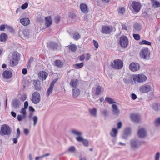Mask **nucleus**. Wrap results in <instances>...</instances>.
Listing matches in <instances>:
<instances>
[{"mask_svg":"<svg viewBox=\"0 0 160 160\" xmlns=\"http://www.w3.org/2000/svg\"><path fill=\"white\" fill-rule=\"evenodd\" d=\"M26 109H27L24 108H22L21 111H20V113L22 115H23L24 117H26Z\"/></svg>","mask_w":160,"mask_h":160,"instance_id":"nucleus-41","label":"nucleus"},{"mask_svg":"<svg viewBox=\"0 0 160 160\" xmlns=\"http://www.w3.org/2000/svg\"><path fill=\"white\" fill-rule=\"evenodd\" d=\"M11 130L10 127L7 125L4 124L1 128L0 133L1 135H10Z\"/></svg>","mask_w":160,"mask_h":160,"instance_id":"nucleus-5","label":"nucleus"},{"mask_svg":"<svg viewBox=\"0 0 160 160\" xmlns=\"http://www.w3.org/2000/svg\"><path fill=\"white\" fill-rule=\"evenodd\" d=\"M48 75V73L45 71H42L39 72L38 73V77L40 79L43 81L46 79Z\"/></svg>","mask_w":160,"mask_h":160,"instance_id":"nucleus-21","label":"nucleus"},{"mask_svg":"<svg viewBox=\"0 0 160 160\" xmlns=\"http://www.w3.org/2000/svg\"><path fill=\"white\" fill-rule=\"evenodd\" d=\"M83 65L84 64L83 62L80 63H76L74 65V67L76 68H80L83 66Z\"/></svg>","mask_w":160,"mask_h":160,"instance_id":"nucleus-43","label":"nucleus"},{"mask_svg":"<svg viewBox=\"0 0 160 160\" xmlns=\"http://www.w3.org/2000/svg\"><path fill=\"white\" fill-rule=\"evenodd\" d=\"M153 87L151 83L145 84L139 88L140 92L141 93H146L151 91H153Z\"/></svg>","mask_w":160,"mask_h":160,"instance_id":"nucleus-2","label":"nucleus"},{"mask_svg":"<svg viewBox=\"0 0 160 160\" xmlns=\"http://www.w3.org/2000/svg\"><path fill=\"white\" fill-rule=\"evenodd\" d=\"M90 115L94 118H96L97 116V109L95 108H90L89 110Z\"/></svg>","mask_w":160,"mask_h":160,"instance_id":"nucleus-18","label":"nucleus"},{"mask_svg":"<svg viewBox=\"0 0 160 160\" xmlns=\"http://www.w3.org/2000/svg\"><path fill=\"white\" fill-rule=\"evenodd\" d=\"M79 80L76 79H72L69 82V85L72 89L78 87Z\"/></svg>","mask_w":160,"mask_h":160,"instance_id":"nucleus-13","label":"nucleus"},{"mask_svg":"<svg viewBox=\"0 0 160 160\" xmlns=\"http://www.w3.org/2000/svg\"><path fill=\"white\" fill-rule=\"evenodd\" d=\"M101 88L99 86H98L96 88V94L97 95L100 94L101 93Z\"/></svg>","mask_w":160,"mask_h":160,"instance_id":"nucleus-46","label":"nucleus"},{"mask_svg":"<svg viewBox=\"0 0 160 160\" xmlns=\"http://www.w3.org/2000/svg\"><path fill=\"white\" fill-rule=\"evenodd\" d=\"M26 117H24L23 115H18L17 116V119L19 121H21L23 119L25 118Z\"/></svg>","mask_w":160,"mask_h":160,"instance_id":"nucleus-48","label":"nucleus"},{"mask_svg":"<svg viewBox=\"0 0 160 160\" xmlns=\"http://www.w3.org/2000/svg\"><path fill=\"white\" fill-rule=\"evenodd\" d=\"M20 36L23 39H26L29 36V32L28 30H24L20 31L19 32Z\"/></svg>","mask_w":160,"mask_h":160,"instance_id":"nucleus-15","label":"nucleus"},{"mask_svg":"<svg viewBox=\"0 0 160 160\" xmlns=\"http://www.w3.org/2000/svg\"><path fill=\"white\" fill-rule=\"evenodd\" d=\"M69 46V50L72 52H75L77 50V47L74 44H71Z\"/></svg>","mask_w":160,"mask_h":160,"instance_id":"nucleus-35","label":"nucleus"},{"mask_svg":"<svg viewBox=\"0 0 160 160\" xmlns=\"http://www.w3.org/2000/svg\"><path fill=\"white\" fill-rule=\"evenodd\" d=\"M147 79L146 77L143 74H138L133 76V80L138 82H145L146 80Z\"/></svg>","mask_w":160,"mask_h":160,"instance_id":"nucleus-6","label":"nucleus"},{"mask_svg":"<svg viewBox=\"0 0 160 160\" xmlns=\"http://www.w3.org/2000/svg\"><path fill=\"white\" fill-rule=\"evenodd\" d=\"M150 52L148 48L142 49L140 53V56L141 58L146 59L149 57Z\"/></svg>","mask_w":160,"mask_h":160,"instance_id":"nucleus-7","label":"nucleus"},{"mask_svg":"<svg viewBox=\"0 0 160 160\" xmlns=\"http://www.w3.org/2000/svg\"><path fill=\"white\" fill-rule=\"evenodd\" d=\"M118 133V130L116 128H113L110 133V135L112 137H115Z\"/></svg>","mask_w":160,"mask_h":160,"instance_id":"nucleus-37","label":"nucleus"},{"mask_svg":"<svg viewBox=\"0 0 160 160\" xmlns=\"http://www.w3.org/2000/svg\"><path fill=\"white\" fill-rule=\"evenodd\" d=\"M5 29V26L4 25H2L0 26V31H4Z\"/></svg>","mask_w":160,"mask_h":160,"instance_id":"nucleus-62","label":"nucleus"},{"mask_svg":"<svg viewBox=\"0 0 160 160\" xmlns=\"http://www.w3.org/2000/svg\"><path fill=\"white\" fill-rule=\"evenodd\" d=\"M19 138H18L17 136H16V137L15 138H12V141H13V142L14 143L16 144L18 142V139Z\"/></svg>","mask_w":160,"mask_h":160,"instance_id":"nucleus-57","label":"nucleus"},{"mask_svg":"<svg viewBox=\"0 0 160 160\" xmlns=\"http://www.w3.org/2000/svg\"><path fill=\"white\" fill-rule=\"evenodd\" d=\"M12 103V107L15 108H18L21 104L20 101L17 99H14Z\"/></svg>","mask_w":160,"mask_h":160,"instance_id":"nucleus-26","label":"nucleus"},{"mask_svg":"<svg viewBox=\"0 0 160 160\" xmlns=\"http://www.w3.org/2000/svg\"><path fill=\"white\" fill-rule=\"evenodd\" d=\"M7 36L6 33H2L0 35V41L1 42H5L7 39Z\"/></svg>","mask_w":160,"mask_h":160,"instance_id":"nucleus-32","label":"nucleus"},{"mask_svg":"<svg viewBox=\"0 0 160 160\" xmlns=\"http://www.w3.org/2000/svg\"><path fill=\"white\" fill-rule=\"evenodd\" d=\"M78 139V142H82L83 145L86 147H88V146L89 143L87 139H84L83 137L82 138H79Z\"/></svg>","mask_w":160,"mask_h":160,"instance_id":"nucleus-28","label":"nucleus"},{"mask_svg":"<svg viewBox=\"0 0 160 160\" xmlns=\"http://www.w3.org/2000/svg\"><path fill=\"white\" fill-rule=\"evenodd\" d=\"M137 134L139 138H144L146 136L147 133L146 130L145 129L141 128L138 130Z\"/></svg>","mask_w":160,"mask_h":160,"instance_id":"nucleus-14","label":"nucleus"},{"mask_svg":"<svg viewBox=\"0 0 160 160\" xmlns=\"http://www.w3.org/2000/svg\"><path fill=\"white\" fill-rule=\"evenodd\" d=\"M34 86L36 90H38L40 89V87L39 85L37 84V82L36 81H34Z\"/></svg>","mask_w":160,"mask_h":160,"instance_id":"nucleus-47","label":"nucleus"},{"mask_svg":"<svg viewBox=\"0 0 160 160\" xmlns=\"http://www.w3.org/2000/svg\"><path fill=\"white\" fill-rule=\"evenodd\" d=\"M38 120V118L37 116H35L32 117L31 120H32L33 122V125L34 127L35 126L37 125Z\"/></svg>","mask_w":160,"mask_h":160,"instance_id":"nucleus-38","label":"nucleus"},{"mask_svg":"<svg viewBox=\"0 0 160 160\" xmlns=\"http://www.w3.org/2000/svg\"><path fill=\"white\" fill-rule=\"evenodd\" d=\"M112 30V27L110 26H103L102 27L101 32L105 34H109Z\"/></svg>","mask_w":160,"mask_h":160,"instance_id":"nucleus-17","label":"nucleus"},{"mask_svg":"<svg viewBox=\"0 0 160 160\" xmlns=\"http://www.w3.org/2000/svg\"><path fill=\"white\" fill-rule=\"evenodd\" d=\"M60 20V18L59 16H57L55 17L54 18V21L56 23H58Z\"/></svg>","mask_w":160,"mask_h":160,"instance_id":"nucleus-50","label":"nucleus"},{"mask_svg":"<svg viewBox=\"0 0 160 160\" xmlns=\"http://www.w3.org/2000/svg\"><path fill=\"white\" fill-rule=\"evenodd\" d=\"M17 135L16 136L18 138H19L20 135V132L19 128L17 129Z\"/></svg>","mask_w":160,"mask_h":160,"instance_id":"nucleus-58","label":"nucleus"},{"mask_svg":"<svg viewBox=\"0 0 160 160\" xmlns=\"http://www.w3.org/2000/svg\"><path fill=\"white\" fill-rule=\"evenodd\" d=\"M118 12L121 14H123L125 12V8L123 7H120L118 10Z\"/></svg>","mask_w":160,"mask_h":160,"instance_id":"nucleus-44","label":"nucleus"},{"mask_svg":"<svg viewBox=\"0 0 160 160\" xmlns=\"http://www.w3.org/2000/svg\"><path fill=\"white\" fill-rule=\"evenodd\" d=\"M56 81L55 80H53L50 83V86L48 88L47 93L46 95L47 96H48L52 92L53 88V87L54 86V85L55 83L56 82Z\"/></svg>","mask_w":160,"mask_h":160,"instance_id":"nucleus-20","label":"nucleus"},{"mask_svg":"<svg viewBox=\"0 0 160 160\" xmlns=\"http://www.w3.org/2000/svg\"><path fill=\"white\" fill-rule=\"evenodd\" d=\"M41 100L40 94L36 92H34L32 95L31 100L34 104L38 103Z\"/></svg>","mask_w":160,"mask_h":160,"instance_id":"nucleus-8","label":"nucleus"},{"mask_svg":"<svg viewBox=\"0 0 160 160\" xmlns=\"http://www.w3.org/2000/svg\"><path fill=\"white\" fill-rule=\"evenodd\" d=\"M105 100L110 104H113L117 103L114 99L109 97H106L105 98Z\"/></svg>","mask_w":160,"mask_h":160,"instance_id":"nucleus-30","label":"nucleus"},{"mask_svg":"<svg viewBox=\"0 0 160 160\" xmlns=\"http://www.w3.org/2000/svg\"><path fill=\"white\" fill-rule=\"evenodd\" d=\"M132 98L133 100L137 98V97L136 95L134 93H132L131 95Z\"/></svg>","mask_w":160,"mask_h":160,"instance_id":"nucleus-63","label":"nucleus"},{"mask_svg":"<svg viewBox=\"0 0 160 160\" xmlns=\"http://www.w3.org/2000/svg\"><path fill=\"white\" fill-rule=\"evenodd\" d=\"M80 38V35L78 33L76 32L73 34V38L75 40H77Z\"/></svg>","mask_w":160,"mask_h":160,"instance_id":"nucleus-40","label":"nucleus"},{"mask_svg":"<svg viewBox=\"0 0 160 160\" xmlns=\"http://www.w3.org/2000/svg\"><path fill=\"white\" fill-rule=\"evenodd\" d=\"M24 132L25 135H27L29 133V131L28 129H25L24 130Z\"/></svg>","mask_w":160,"mask_h":160,"instance_id":"nucleus-64","label":"nucleus"},{"mask_svg":"<svg viewBox=\"0 0 160 160\" xmlns=\"http://www.w3.org/2000/svg\"><path fill=\"white\" fill-rule=\"evenodd\" d=\"M152 109L156 111L160 109V104L159 103H155L152 104Z\"/></svg>","mask_w":160,"mask_h":160,"instance_id":"nucleus-31","label":"nucleus"},{"mask_svg":"<svg viewBox=\"0 0 160 160\" xmlns=\"http://www.w3.org/2000/svg\"><path fill=\"white\" fill-rule=\"evenodd\" d=\"M48 46L51 49L54 50L57 49L58 48V44L56 43L52 42Z\"/></svg>","mask_w":160,"mask_h":160,"instance_id":"nucleus-33","label":"nucleus"},{"mask_svg":"<svg viewBox=\"0 0 160 160\" xmlns=\"http://www.w3.org/2000/svg\"><path fill=\"white\" fill-rule=\"evenodd\" d=\"M160 157V153L159 152H157L155 156V160H159Z\"/></svg>","mask_w":160,"mask_h":160,"instance_id":"nucleus-51","label":"nucleus"},{"mask_svg":"<svg viewBox=\"0 0 160 160\" xmlns=\"http://www.w3.org/2000/svg\"><path fill=\"white\" fill-rule=\"evenodd\" d=\"M139 44H146L147 45H150L151 44V43L145 40H142L140 41L139 42Z\"/></svg>","mask_w":160,"mask_h":160,"instance_id":"nucleus-45","label":"nucleus"},{"mask_svg":"<svg viewBox=\"0 0 160 160\" xmlns=\"http://www.w3.org/2000/svg\"><path fill=\"white\" fill-rule=\"evenodd\" d=\"M45 25L47 27L50 26L52 23V20L51 17L49 16L45 18Z\"/></svg>","mask_w":160,"mask_h":160,"instance_id":"nucleus-25","label":"nucleus"},{"mask_svg":"<svg viewBox=\"0 0 160 160\" xmlns=\"http://www.w3.org/2000/svg\"><path fill=\"white\" fill-rule=\"evenodd\" d=\"M28 3H25L22 5V6H21V8L22 9H26L28 7Z\"/></svg>","mask_w":160,"mask_h":160,"instance_id":"nucleus-54","label":"nucleus"},{"mask_svg":"<svg viewBox=\"0 0 160 160\" xmlns=\"http://www.w3.org/2000/svg\"><path fill=\"white\" fill-rule=\"evenodd\" d=\"M133 37L134 38L137 40H138L140 39V36L138 34H133Z\"/></svg>","mask_w":160,"mask_h":160,"instance_id":"nucleus-52","label":"nucleus"},{"mask_svg":"<svg viewBox=\"0 0 160 160\" xmlns=\"http://www.w3.org/2000/svg\"><path fill=\"white\" fill-rule=\"evenodd\" d=\"M80 8L82 13H87L88 12V9L86 4L84 3L81 4L80 6Z\"/></svg>","mask_w":160,"mask_h":160,"instance_id":"nucleus-22","label":"nucleus"},{"mask_svg":"<svg viewBox=\"0 0 160 160\" xmlns=\"http://www.w3.org/2000/svg\"><path fill=\"white\" fill-rule=\"evenodd\" d=\"M76 150V148L74 146H70L68 149V151L70 152H74Z\"/></svg>","mask_w":160,"mask_h":160,"instance_id":"nucleus-42","label":"nucleus"},{"mask_svg":"<svg viewBox=\"0 0 160 160\" xmlns=\"http://www.w3.org/2000/svg\"><path fill=\"white\" fill-rule=\"evenodd\" d=\"M151 2L152 7L154 8H157L160 7V2L156 0H151Z\"/></svg>","mask_w":160,"mask_h":160,"instance_id":"nucleus-29","label":"nucleus"},{"mask_svg":"<svg viewBox=\"0 0 160 160\" xmlns=\"http://www.w3.org/2000/svg\"><path fill=\"white\" fill-rule=\"evenodd\" d=\"M22 72L23 74L25 75L27 73V70L26 68H24L22 69Z\"/></svg>","mask_w":160,"mask_h":160,"instance_id":"nucleus-61","label":"nucleus"},{"mask_svg":"<svg viewBox=\"0 0 160 160\" xmlns=\"http://www.w3.org/2000/svg\"><path fill=\"white\" fill-rule=\"evenodd\" d=\"M19 59V54L17 52H14L12 55V59L10 60V65L13 67L16 65Z\"/></svg>","mask_w":160,"mask_h":160,"instance_id":"nucleus-3","label":"nucleus"},{"mask_svg":"<svg viewBox=\"0 0 160 160\" xmlns=\"http://www.w3.org/2000/svg\"><path fill=\"white\" fill-rule=\"evenodd\" d=\"M54 63L55 65L58 68H61L63 66V63L59 60H55Z\"/></svg>","mask_w":160,"mask_h":160,"instance_id":"nucleus-36","label":"nucleus"},{"mask_svg":"<svg viewBox=\"0 0 160 160\" xmlns=\"http://www.w3.org/2000/svg\"><path fill=\"white\" fill-rule=\"evenodd\" d=\"M134 29V31H140L141 28V26L139 24H135L133 26Z\"/></svg>","mask_w":160,"mask_h":160,"instance_id":"nucleus-39","label":"nucleus"},{"mask_svg":"<svg viewBox=\"0 0 160 160\" xmlns=\"http://www.w3.org/2000/svg\"><path fill=\"white\" fill-rule=\"evenodd\" d=\"M85 58V56L83 54L79 56V60L81 61H83Z\"/></svg>","mask_w":160,"mask_h":160,"instance_id":"nucleus-59","label":"nucleus"},{"mask_svg":"<svg viewBox=\"0 0 160 160\" xmlns=\"http://www.w3.org/2000/svg\"><path fill=\"white\" fill-rule=\"evenodd\" d=\"M93 42L95 47L97 48H98V42L95 40H93Z\"/></svg>","mask_w":160,"mask_h":160,"instance_id":"nucleus-55","label":"nucleus"},{"mask_svg":"<svg viewBox=\"0 0 160 160\" xmlns=\"http://www.w3.org/2000/svg\"><path fill=\"white\" fill-rule=\"evenodd\" d=\"M111 67L115 69H121L123 67V62L120 59H116L111 62Z\"/></svg>","mask_w":160,"mask_h":160,"instance_id":"nucleus-4","label":"nucleus"},{"mask_svg":"<svg viewBox=\"0 0 160 160\" xmlns=\"http://www.w3.org/2000/svg\"><path fill=\"white\" fill-rule=\"evenodd\" d=\"M132 5L134 10L136 12L139 11L141 6L139 3L135 1H133L132 2Z\"/></svg>","mask_w":160,"mask_h":160,"instance_id":"nucleus-16","label":"nucleus"},{"mask_svg":"<svg viewBox=\"0 0 160 160\" xmlns=\"http://www.w3.org/2000/svg\"><path fill=\"white\" fill-rule=\"evenodd\" d=\"M131 118L132 121L136 122H138L140 120V116L136 114H132L131 115Z\"/></svg>","mask_w":160,"mask_h":160,"instance_id":"nucleus-23","label":"nucleus"},{"mask_svg":"<svg viewBox=\"0 0 160 160\" xmlns=\"http://www.w3.org/2000/svg\"><path fill=\"white\" fill-rule=\"evenodd\" d=\"M131 132V129L130 128H127L124 130V133L126 135L129 134Z\"/></svg>","mask_w":160,"mask_h":160,"instance_id":"nucleus-49","label":"nucleus"},{"mask_svg":"<svg viewBox=\"0 0 160 160\" xmlns=\"http://www.w3.org/2000/svg\"><path fill=\"white\" fill-rule=\"evenodd\" d=\"M119 43L122 48H126L128 44V39L125 36H122L120 38Z\"/></svg>","mask_w":160,"mask_h":160,"instance_id":"nucleus-9","label":"nucleus"},{"mask_svg":"<svg viewBox=\"0 0 160 160\" xmlns=\"http://www.w3.org/2000/svg\"><path fill=\"white\" fill-rule=\"evenodd\" d=\"M122 123L121 122H119L117 123V128L118 129H120L122 127Z\"/></svg>","mask_w":160,"mask_h":160,"instance_id":"nucleus-56","label":"nucleus"},{"mask_svg":"<svg viewBox=\"0 0 160 160\" xmlns=\"http://www.w3.org/2000/svg\"><path fill=\"white\" fill-rule=\"evenodd\" d=\"M20 22L23 25L27 26L29 24L30 20L28 18H22L20 19Z\"/></svg>","mask_w":160,"mask_h":160,"instance_id":"nucleus-19","label":"nucleus"},{"mask_svg":"<svg viewBox=\"0 0 160 160\" xmlns=\"http://www.w3.org/2000/svg\"><path fill=\"white\" fill-rule=\"evenodd\" d=\"M145 143L143 141H140L136 138H133L129 141V145L130 148L133 149H136L138 148L142 144Z\"/></svg>","mask_w":160,"mask_h":160,"instance_id":"nucleus-1","label":"nucleus"},{"mask_svg":"<svg viewBox=\"0 0 160 160\" xmlns=\"http://www.w3.org/2000/svg\"><path fill=\"white\" fill-rule=\"evenodd\" d=\"M72 96L74 97H78L80 94V91L78 88H72Z\"/></svg>","mask_w":160,"mask_h":160,"instance_id":"nucleus-24","label":"nucleus"},{"mask_svg":"<svg viewBox=\"0 0 160 160\" xmlns=\"http://www.w3.org/2000/svg\"><path fill=\"white\" fill-rule=\"evenodd\" d=\"M118 104H119L117 102L115 104H112V112L114 115L118 116L120 113V111L118 107Z\"/></svg>","mask_w":160,"mask_h":160,"instance_id":"nucleus-11","label":"nucleus"},{"mask_svg":"<svg viewBox=\"0 0 160 160\" xmlns=\"http://www.w3.org/2000/svg\"><path fill=\"white\" fill-rule=\"evenodd\" d=\"M132 81V77L130 75H128L124 78L123 81L125 83H129Z\"/></svg>","mask_w":160,"mask_h":160,"instance_id":"nucleus-34","label":"nucleus"},{"mask_svg":"<svg viewBox=\"0 0 160 160\" xmlns=\"http://www.w3.org/2000/svg\"><path fill=\"white\" fill-rule=\"evenodd\" d=\"M3 77L5 79H9L11 77L12 72L6 70L2 73Z\"/></svg>","mask_w":160,"mask_h":160,"instance_id":"nucleus-27","label":"nucleus"},{"mask_svg":"<svg viewBox=\"0 0 160 160\" xmlns=\"http://www.w3.org/2000/svg\"><path fill=\"white\" fill-rule=\"evenodd\" d=\"M139 65L135 62H132L129 66L130 69L133 72L138 71L140 68Z\"/></svg>","mask_w":160,"mask_h":160,"instance_id":"nucleus-12","label":"nucleus"},{"mask_svg":"<svg viewBox=\"0 0 160 160\" xmlns=\"http://www.w3.org/2000/svg\"><path fill=\"white\" fill-rule=\"evenodd\" d=\"M71 133L75 137V139L77 141H78V138H82V133L78 130L75 129H72L71 131Z\"/></svg>","mask_w":160,"mask_h":160,"instance_id":"nucleus-10","label":"nucleus"},{"mask_svg":"<svg viewBox=\"0 0 160 160\" xmlns=\"http://www.w3.org/2000/svg\"><path fill=\"white\" fill-rule=\"evenodd\" d=\"M155 124L157 126H160V118L156 120L155 121Z\"/></svg>","mask_w":160,"mask_h":160,"instance_id":"nucleus-53","label":"nucleus"},{"mask_svg":"<svg viewBox=\"0 0 160 160\" xmlns=\"http://www.w3.org/2000/svg\"><path fill=\"white\" fill-rule=\"evenodd\" d=\"M102 114L104 116H106L108 115V111L106 110H104L102 112Z\"/></svg>","mask_w":160,"mask_h":160,"instance_id":"nucleus-60","label":"nucleus"}]
</instances>
